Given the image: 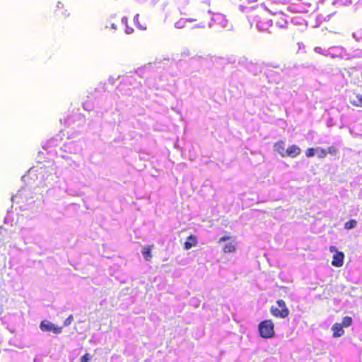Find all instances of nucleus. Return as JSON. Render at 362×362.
<instances>
[{"mask_svg":"<svg viewBox=\"0 0 362 362\" xmlns=\"http://www.w3.org/2000/svg\"><path fill=\"white\" fill-rule=\"evenodd\" d=\"M357 222L354 219L349 220L344 224V228L347 230L352 229L356 226Z\"/></svg>","mask_w":362,"mask_h":362,"instance_id":"15","label":"nucleus"},{"mask_svg":"<svg viewBox=\"0 0 362 362\" xmlns=\"http://www.w3.org/2000/svg\"><path fill=\"white\" fill-rule=\"evenodd\" d=\"M327 151V154L329 153L331 155H335L337 153V149L334 146H329L328 147Z\"/></svg>","mask_w":362,"mask_h":362,"instance_id":"20","label":"nucleus"},{"mask_svg":"<svg viewBox=\"0 0 362 362\" xmlns=\"http://www.w3.org/2000/svg\"><path fill=\"white\" fill-rule=\"evenodd\" d=\"M272 14L263 6L251 10L248 19L252 24H255L259 30L268 31L273 25L274 20Z\"/></svg>","mask_w":362,"mask_h":362,"instance_id":"1","label":"nucleus"},{"mask_svg":"<svg viewBox=\"0 0 362 362\" xmlns=\"http://www.w3.org/2000/svg\"><path fill=\"white\" fill-rule=\"evenodd\" d=\"M73 320H74L73 316H72L71 315H69V316L66 319V320L64 321V325L65 326L69 325L72 322Z\"/></svg>","mask_w":362,"mask_h":362,"instance_id":"21","label":"nucleus"},{"mask_svg":"<svg viewBox=\"0 0 362 362\" xmlns=\"http://www.w3.org/2000/svg\"><path fill=\"white\" fill-rule=\"evenodd\" d=\"M334 337H340L344 334L343 327L340 323H335L332 327Z\"/></svg>","mask_w":362,"mask_h":362,"instance_id":"10","label":"nucleus"},{"mask_svg":"<svg viewBox=\"0 0 362 362\" xmlns=\"http://www.w3.org/2000/svg\"><path fill=\"white\" fill-rule=\"evenodd\" d=\"M180 23H181V21L177 22V23H176L177 28H180V26H179V24H180Z\"/></svg>","mask_w":362,"mask_h":362,"instance_id":"25","label":"nucleus"},{"mask_svg":"<svg viewBox=\"0 0 362 362\" xmlns=\"http://www.w3.org/2000/svg\"><path fill=\"white\" fill-rule=\"evenodd\" d=\"M315 155V148H309L305 151V156L308 158L313 157Z\"/></svg>","mask_w":362,"mask_h":362,"instance_id":"17","label":"nucleus"},{"mask_svg":"<svg viewBox=\"0 0 362 362\" xmlns=\"http://www.w3.org/2000/svg\"><path fill=\"white\" fill-rule=\"evenodd\" d=\"M90 360V355L89 354H86L81 358V362H88Z\"/></svg>","mask_w":362,"mask_h":362,"instance_id":"19","label":"nucleus"},{"mask_svg":"<svg viewBox=\"0 0 362 362\" xmlns=\"http://www.w3.org/2000/svg\"><path fill=\"white\" fill-rule=\"evenodd\" d=\"M57 9L55 11L57 15H59L60 11H62V15L67 17L69 16V13H66V11H64V5L60 2L57 5Z\"/></svg>","mask_w":362,"mask_h":362,"instance_id":"14","label":"nucleus"},{"mask_svg":"<svg viewBox=\"0 0 362 362\" xmlns=\"http://www.w3.org/2000/svg\"><path fill=\"white\" fill-rule=\"evenodd\" d=\"M301 153L300 148L297 145H291L286 148L285 157L296 158Z\"/></svg>","mask_w":362,"mask_h":362,"instance_id":"6","label":"nucleus"},{"mask_svg":"<svg viewBox=\"0 0 362 362\" xmlns=\"http://www.w3.org/2000/svg\"><path fill=\"white\" fill-rule=\"evenodd\" d=\"M329 250H330V251H331V252H334V251H336V248H335V247H334V246L330 247Z\"/></svg>","mask_w":362,"mask_h":362,"instance_id":"23","label":"nucleus"},{"mask_svg":"<svg viewBox=\"0 0 362 362\" xmlns=\"http://www.w3.org/2000/svg\"><path fill=\"white\" fill-rule=\"evenodd\" d=\"M315 155L319 158H324L327 156V151L326 149L318 147L315 148Z\"/></svg>","mask_w":362,"mask_h":362,"instance_id":"13","label":"nucleus"},{"mask_svg":"<svg viewBox=\"0 0 362 362\" xmlns=\"http://www.w3.org/2000/svg\"><path fill=\"white\" fill-rule=\"evenodd\" d=\"M285 142L284 141H278L274 144V149L277 152L281 157H285L286 148Z\"/></svg>","mask_w":362,"mask_h":362,"instance_id":"8","label":"nucleus"},{"mask_svg":"<svg viewBox=\"0 0 362 362\" xmlns=\"http://www.w3.org/2000/svg\"><path fill=\"white\" fill-rule=\"evenodd\" d=\"M112 27L114 29H115V28H116V27H115V25L114 24H112Z\"/></svg>","mask_w":362,"mask_h":362,"instance_id":"26","label":"nucleus"},{"mask_svg":"<svg viewBox=\"0 0 362 362\" xmlns=\"http://www.w3.org/2000/svg\"><path fill=\"white\" fill-rule=\"evenodd\" d=\"M236 250V243L233 240V242L226 244L223 247V252L224 253H233Z\"/></svg>","mask_w":362,"mask_h":362,"instance_id":"12","label":"nucleus"},{"mask_svg":"<svg viewBox=\"0 0 362 362\" xmlns=\"http://www.w3.org/2000/svg\"><path fill=\"white\" fill-rule=\"evenodd\" d=\"M344 259V254L342 252L336 251L332 257V265L336 267H341L343 266Z\"/></svg>","mask_w":362,"mask_h":362,"instance_id":"7","label":"nucleus"},{"mask_svg":"<svg viewBox=\"0 0 362 362\" xmlns=\"http://www.w3.org/2000/svg\"><path fill=\"white\" fill-rule=\"evenodd\" d=\"M273 17L272 19L274 20L273 24L275 23L279 28H284L287 25V21L286 16L280 12L272 14Z\"/></svg>","mask_w":362,"mask_h":362,"instance_id":"5","label":"nucleus"},{"mask_svg":"<svg viewBox=\"0 0 362 362\" xmlns=\"http://www.w3.org/2000/svg\"><path fill=\"white\" fill-rule=\"evenodd\" d=\"M153 247V245H152L150 246H145L142 248L141 253L143 255L144 258L147 261H150L151 259V250Z\"/></svg>","mask_w":362,"mask_h":362,"instance_id":"11","label":"nucleus"},{"mask_svg":"<svg viewBox=\"0 0 362 362\" xmlns=\"http://www.w3.org/2000/svg\"><path fill=\"white\" fill-rule=\"evenodd\" d=\"M197 244V238L193 235H190L189 236L187 237V240L184 243V248L185 250H189L192 247L195 246Z\"/></svg>","mask_w":362,"mask_h":362,"instance_id":"9","label":"nucleus"},{"mask_svg":"<svg viewBox=\"0 0 362 362\" xmlns=\"http://www.w3.org/2000/svg\"><path fill=\"white\" fill-rule=\"evenodd\" d=\"M356 98L358 99V103H353L352 104L355 106H358V107H362V95L358 94L356 95Z\"/></svg>","mask_w":362,"mask_h":362,"instance_id":"18","label":"nucleus"},{"mask_svg":"<svg viewBox=\"0 0 362 362\" xmlns=\"http://www.w3.org/2000/svg\"><path fill=\"white\" fill-rule=\"evenodd\" d=\"M270 313L276 318L284 319L289 315L290 311L284 300H278L276 305L271 306Z\"/></svg>","mask_w":362,"mask_h":362,"instance_id":"2","label":"nucleus"},{"mask_svg":"<svg viewBox=\"0 0 362 362\" xmlns=\"http://www.w3.org/2000/svg\"><path fill=\"white\" fill-rule=\"evenodd\" d=\"M194 20L192 19V18H188V19H186L185 21V22H192Z\"/></svg>","mask_w":362,"mask_h":362,"instance_id":"24","label":"nucleus"},{"mask_svg":"<svg viewBox=\"0 0 362 362\" xmlns=\"http://www.w3.org/2000/svg\"><path fill=\"white\" fill-rule=\"evenodd\" d=\"M352 324V318L349 316H346L342 319L341 325L342 327H348Z\"/></svg>","mask_w":362,"mask_h":362,"instance_id":"16","label":"nucleus"},{"mask_svg":"<svg viewBox=\"0 0 362 362\" xmlns=\"http://www.w3.org/2000/svg\"><path fill=\"white\" fill-rule=\"evenodd\" d=\"M282 288L285 290V291H286V287H282Z\"/></svg>","mask_w":362,"mask_h":362,"instance_id":"27","label":"nucleus"},{"mask_svg":"<svg viewBox=\"0 0 362 362\" xmlns=\"http://www.w3.org/2000/svg\"><path fill=\"white\" fill-rule=\"evenodd\" d=\"M259 336L264 339H270L274 337V324L272 320L262 321L258 325Z\"/></svg>","mask_w":362,"mask_h":362,"instance_id":"3","label":"nucleus"},{"mask_svg":"<svg viewBox=\"0 0 362 362\" xmlns=\"http://www.w3.org/2000/svg\"><path fill=\"white\" fill-rule=\"evenodd\" d=\"M232 239V237L231 236H229V235H225V236H223L221 237L219 240H218V243H222V242H226L227 240H230Z\"/></svg>","mask_w":362,"mask_h":362,"instance_id":"22","label":"nucleus"},{"mask_svg":"<svg viewBox=\"0 0 362 362\" xmlns=\"http://www.w3.org/2000/svg\"><path fill=\"white\" fill-rule=\"evenodd\" d=\"M40 328L42 332H52L54 334H59L62 331V327H57L49 321H42Z\"/></svg>","mask_w":362,"mask_h":362,"instance_id":"4","label":"nucleus"}]
</instances>
